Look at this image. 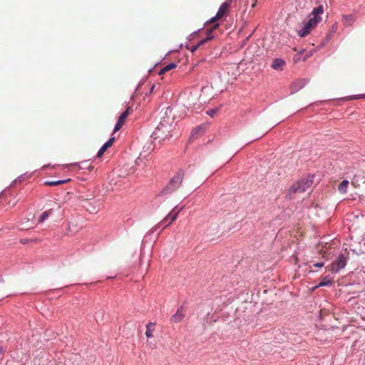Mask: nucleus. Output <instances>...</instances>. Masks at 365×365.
Masks as SVG:
<instances>
[{"label": "nucleus", "instance_id": "obj_13", "mask_svg": "<svg viewBox=\"0 0 365 365\" xmlns=\"http://www.w3.org/2000/svg\"><path fill=\"white\" fill-rule=\"evenodd\" d=\"M349 184V182L347 180H344L342 182H341L338 185L339 192L341 194L346 193Z\"/></svg>", "mask_w": 365, "mask_h": 365}, {"label": "nucleus", "instance_id": "obj_26", "mask_svg": "<svg viewBox=\"0 0 365 365\" xmlns=\"http://www.w3.org/2000/svg\"><path fill=\"white\" fill-rule=\"evenodd\" d=\"M3 352V349L1 348H0V354H1Z\"/></svg>", "mask_w": 365, "mask_h": 365}, {"label": "nucleus", "instance_id": "obj_4", "mask_svg": "<svg viewBox=\"0 0 365 365\" xmlns=\"http://www.w3.org/2000/svg\"><path fill=\"white\" fill-rule=\"evenodd\" d=\"M349 257V252L346 249L344 253L340 254L330 265L329 270L331 272L337 273L344 269Z\"/></svg>", "mask_w": 365, "mask_h": 365}, {"label": "nucleus", "instance_id": "obj_6", "mask_svg": "<svg viewBox=\"0 0 365 365\" xmlns=\"http://www.w3.org/2000/svg\"><path fill=\"white\" fill-rule=\"evenodd\" d=\"M219 27V24L217 23H215L213 24V26L210 28V29H208L207 31V37L205 38L204 39L200 41L196 45H193L190 47V51L192 52V53H194L195 51H196L201 46L204 45L205 43H207V41H210L211 39L213 38V36L211 35V33L217 29V28Z\"/></svg>", "mask_w": 365, "mask_h": 365}, {"label": "nucleus", "instance_id": "obj_12", "mask_svg": "<svg viewBox=\"0 0 365 365\" xmlns=\"http://www.w3.org/2000/svg\"><path fill=\"white\" fill-rule=\"evenodd\" d=\"M115 140V138L112 137L110 138L104 145L100 148L97 153V157L101 158L103 153L106 152V150L112 146L113 142Z\"/></svg>", "mask_w": 365, "mask_h": 365}, {"label": "nucleus", "instance_id": "obj_11", "mask_svg": "<svg viewBox=\"0 0 365 365\" xmlns=\"http://www.w3.org/2000/svg\"><path fill=\"white\" fill-rule=\"evenodd\" d=\"M285 65V61L282 58H274L271 64L272 68L275 71H282Z\"/></svg>", "mask_w": 365, "mask_h": 365}, {"label": "nucleus", "instance_id": "obj_1", "mask_svg": "<svg viewBox=\"0 0 365 365\" xmlns=\"http://www.w3.org/2000/svg\"><path fill=\"white\" fill-rule=\"evenodd\" d=\"M324 9L322 6H319L314 8L312 14H310L309 19L304 24V27L299 31V35L304 37L308 35L312 29L316 26V25L321 21V15L323 14Z\"/></svg>", "mask_w": 365, "mask_h": 365}, {"label": "nucleus", "instance_id": "obj_9", "mask_svg": "<svg viewBox=\"0 0 365 365\" xmlns=\"http://www.w3.org/2000/svg\"><path fill=\"white\" fill-rule=\"evenodd\" d=\"M165 123V120L160 122V124L156 128L155 135H158V137H160V132L165 135V137H167V133H169L170 132V125L168 127Z\"/></svg>", "mask_w": 365, "mask_h": 365}, {"label": "nucleus", "instance_id": "obj_25", "mask_svg": "<svg viewBox=\"0 0 365 365\" xmlns=\"http://www.w3.org/2000/svg\"><path fill=\"white\" fill-rule=\"evenodd\" d=\"M254 2L252 3V7H255L257 3V0H253Z\"/></svg>", "mask_w": 365, "mask_h": 365}, {"label": "nucleus", "instance_id": "obj_17", "mask_svg": "<svg viewBox=\"0 0 365 365\" xmlns=\"http://www.w3.org/2000/svg\"><path fill=\"white\" fill-rule=\"evenodd\" d=\"M176 66H177V65L175 63H169L168 65L165 66L160 70V71L159 72V75H163V74L165 73L166 72L176 68Z\"/></svg>", "mask_w": 365, "mask_h": 365}, {"label": "nucleus", "instance_id": "obj_24", "mask_svg": "<svg viewBox=\"0 0 365 365\" xmlns=\"http://www.w3.org/2000/svg\"><path fill=\"white\" fill-rule=\"evenodd\" d=\"M215 113V110H211L207 112V113L210 115H212Z\"/></svg>", "mask_w": 365, "mask_h": 365}, {"label": "nucleus", "instance_id": "obj_3", "mask_svg": "<svg viewBox=\"0 0 365 365\" xmlns=\"http://www.w3.org/2000/svg\"><path fill=\"white\" fill-rule=\"evenodd\" d=\"M313 185L312 177H308L294 183L289 190V194L302 193L311 188Z\"/></svg>", "mask_w": 365, "mask_h": 365}, {"label": "nucleus", "instance_id": "obj_18", "mask_svg": "<svg viewBox=\"0 0 365 365\" xmlns=\"http://www.w3.org/2000/svg\"><path fill=\"white\" fill-rule=\"evenodd\" d=\"M172 216H170V212L169 214L160 222L161 224H165V227L168 226L170 224H171L175 220H172Z\"/></svg>", "mask_w": 365, "mask_h": 365}, {"label": "nucleus", "instance_id": "obj_20", "mask_svg": "<svg viewBox=\"0 0 365 365\" xmlns=\"http://www.w3.org/2000/svg\"><path fill=\"white\" fill-rule=\"evenodd\" d=\"M183 207H181L180 209L178 210L177 207H175L170 211V216H172V220H175L180 213V212L182 210Z\"/></svg>", "mask_w": 365, "mask_h": 365}, {"label": "nucleus", "instance_id": "obj_22", "mask_svg": "<svg viewBox=\"0 0 365 365\" xmlns=\"http://www.w3.org/2000/svg\"><path fill=\"white\" fill-rule=\"evenodd\" d=\"M202 128L201 126H199V127L193 129L191 133V137L193 138L195 135H197L199 132H200L202 130Z\"/></svg>", "mask_w": 365, "mask_h": 365}, {"label": "nucleus", "instance_id": "obj_7", "mask_svg": "<svg viewBox=\"0 0 365 365\" xmlns=\"http://www.w3.org/2000/svg\"><path fill=\"white\" fill-rule=\"evenodd\" d=\"M133 113V108L131 107L127 108V109L121 113L119 116L118 121L114 127L113 133H116L123 127L125 123L128 116Z\"/></svg>", "mask_w": 365, "mask_h": 365}, {"label": "nucleus", "instance_id": "obj_19", "mask_svg": "<svg viewBox=\"0 0 365 365\" xmlns=\"http://www.w3.org/2000/svg\"><path fill=\"white\" fill-rule=\"evenodd\" d=\"M51 212H52V210H49L43 212L42 213V215H41V217L38 220V222H43V221H45L48 217V216L51 214Z\"/></svg>", "mask_w": 365, "mask_h": 365}, {"label": "nucleus", "instance_id": "obj_14", "mask_svg": "<svg viewBox=\"0 0 365 365\" xmlns=\"http://www.w3.org/2000/svg\"><path fill=\"white\" fill-rule=\"evenodd\" d=\"M332 279H331L329 276L324 277L322 281L319 282V284L316 287H322V286H330L332 284Z\"/></svg>", "mask_w": 365, "mask_h": 365}, {"label": "nucleus", "instance_id": "obj_5", "mask_svg": "<svg viewBox=\"0 0 365 365\" xmlns=\"http://www.w3.org/2000/svg\"><path fill=\"white\" fill-rule=\"evenodd\" d=\"M232 1L233 0H225V1L220 6L215 16L210 19V23L214 24L215 21L221 19L224 16H225L230 9V4Z\"/></svg>", "mask_w": 365, "mask_h": 365}, {"label": "nucleus", "instance_id": "obj_23", "mask_svg": "<svg viewBox=\"0 0 365 365\" xmlns=\"http://www.w3.org/2000/svg\"><path fill=\"white\" fill-rule=\"evenodd\" d=\"M324 262H317V263H314L313 264V266L314 267H322L324 266Z\"/></svg>", "mask_w": 365, "mask_h": 365}, {"label": "nucleus", "instance_id": "obj_16", "mask_svg": "<svg viewBox=\"0 0 365 365\" xmlns=\"http://www.w3.org/2000/svg\"><path fill=\"white\" fill-rule=\"evenodd\" d=\"M154 326V324H152L150 322L146 325L145 335L147 337L150 338L153 336V332L155 329Z\"/></svg>", "mask_w": 365, "mask_h": 365}, {"label": "nucleus", "instance_id": "obj_2", "mask_svg": "<svg viewBox=\"0 0 365 365\" xmlns=\"http://www.w3.org/2000/svg\"><path fill=\"white\" fill-rule=\"evenodd\" d=\"M184 177V172L179 170L170 180L168 184L163 188L158 195H165L177 190L182 185Z\"/></svg>", "mask_w": 365, "mask_h": 365}, {"label": "nucleus", "instance_id": "obj_21", "mask_svg": "<svg viewBox=\"0 0 365 365\" xmlns=\"http://www.w3.org/2000/svg\"><path fill=\"white\" fill-rule=\"evenodd\" d=\"M183 207H181L180 209L178 210L177 207H175L170 211V216H172V220H175L180 213V212L182 210Z\"/></svg>", "mask_w": 365, "mask_h": 365}, {"label": "nucleus", "instance_id": "obj_15", "mask_svg": "<svg viewBox=\"0 0 365 365\" xmlns=\"http://www.w3.org/2000/svg\"><path fill=\"white\" fill-rule=\"evenodd\" d=\"M70 180H71L70 179H67V180H57V181H46V182H45L44 184L46 185H48V186H56V185H61V184L68 182Z\"/></svg>", "mask_w": 365, "mask_h": 365}, {"label": "nucleus", "instance_id": "obj_8", "mask_svg": "<svg viewBox=\"0 0 365 365\" xmlns=\"http://www.w3.org/2000/svg\"><path fill=\"white\" fill-rule=\"evenodd\" d=\"M314 53V51L302 50L299 53L294 55L293 57L294 61L296 63L299 61H305L307 59L310 58Z\"/></svg>", "mask_w": 365, "mask_h": 365}, {"label": "nucleus", "instance_id": "obj_10", "mask_svg": "<svg viewBox=\"0 0 365 365\" xmlns=\"http://www.w3.org/2000/svg\"><path fill=\"white\" fill-rule=\"evenodd\" d=\"M184 317H185V312H184L182 306H181L177 310L176 313L171 317L170 322L172 323H179L183 319Z\"/></svg>", "mask_w": 365, "mask_h": 365}]
</instances>
